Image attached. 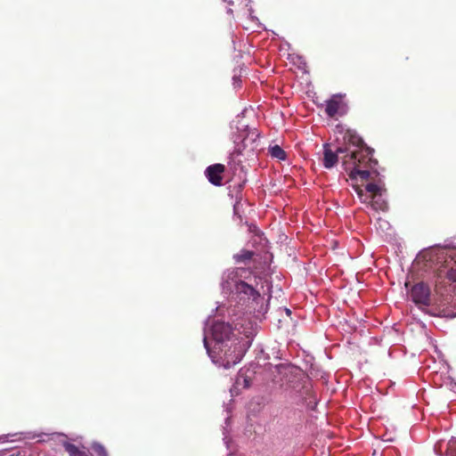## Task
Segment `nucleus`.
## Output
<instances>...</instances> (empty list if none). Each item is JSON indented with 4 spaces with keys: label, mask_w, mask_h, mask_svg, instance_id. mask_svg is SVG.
I'll list each match as a JSON object with an SVG mask.
<instances>
[{
    "label": "nucleus",
    "mask_w": 456,
    "mask_h": 456,
    "mask_svg": "<svg viewBox=\"0 0 456 456\" xmlns=\"http://www.w3.org/2000/svg\"><path fill=\"white\" fill-rule=\"evenodd\" d=\"M374 150L370 148L362 138L352 129H347L343 135L342 143L332 151L329 143L323 145V166L332 168L341 159L342 166L351 180H367L370 170L379 165L373 158Z\"/></svg>",
    "instance_id": "1"
},
{
    "label": "nucleus",
    "mask_w": 456,
    "mask_h": 456,
    "mask_svg": "<svg viewBox=\"0 0 456 456\" xmlns=\"http://www.w3.org/2000/svg\"><path fill=\"white\" fill-rule=\"evenodd\" d=\"M203 342L212 361L223 366L224 369H229L240 362L246 351L250 346L248 336L228 339L226 343L222 346L216 345L211 346L206 336L203 338Z\"/></svg>",
    "instance_id": "2"
},
{
    "label": "nucleus",
    "mask_w": 456,
    "mask_h": 456,
    "mask_svg": "<svg viewBox=\"0 0 456 456\" xmlns=\"http://www.w3.org/2000/svg\"><path fill=\"white\" fill-rule=\"evenodd\" d=\"M428 255L429 256L428 261H436L434 267L436 287H444L452 282H456V268L452 266V259L448 260L444 253L430 252Z\"/></svg>",
    "instance_id": "3"
},
{
    "label": "nucleus",
    "mask_w": 456,
    "mask_h": 456,
    "mask_svg": "<svg viewBox=\"0 0 456 456\" xmlns=\"http://www.w3.org/2000/svg\"><path fill=\"white\" fill-rule=\"evenodd\" d=\"M378 165L374 167V170H370V176L369 180H373L374 182H370L366 184L365 191L361 188L359 185H354V189L355 192L357 193L358 197L362 200V202H369L370 199H376L377 197H381L382 193L386 191V189L384 187V183L381 181L380 178L376 180L372 175H375V176H379V173L377 170ZM368 181V179L366 180Z\"/></svg>",
    "instance_id": "4"
},
{
    "label": "nucleus",
    "mask_w": 456,
    "mask_h": 456,
    "mask_svg": "<svg viewBox=\"0 0 456 456\" xmlns=\"http://www.w3.org/2000/svg\"><path fill=\"white\" fill-rule=\"evenodd\" d=\"M212 338L214 346L223 345L226 343L228 339H233L234 338H241L234 333L233 329L229 323L224 322H216L211 328Z\"/></svg>",
    "instance_id": "5"
},
{
    "label": "nucleus",
    "mask_w": 456,
    "mask_h": 456,
    "mask_svg": "<svg viewBox=\"0 0 456 456\" xmlns=\"http://www.w3.org/2000/svg\"><path fill=\"white\" fill-rule=\"evenodd\" d=\"M411 297L416 305H430V289L424 282L415 284L411 289Z\"/></svg>",
    "instance_id": "6"
},
{
    "label": "nucleus",
    "mask_w": 456,
    "mask_h": 456,
    "mask_svg": "<svg viewBox=\"0 0 456 456\" xmlns=\"http://www.w3.org/2000/svg\"><path fill=\"white\" fill-rule=\"evenodd\" d=\"M346 111V106L340 94H334L326 102L325 113L330 118H335L337 115L342 116Z\"/></svg>",
    "instance_id": "7"
},
{
    "label": "nucleus",
    "mask_w": 456,
    "mask_h": 456,
    "mask_svg": "<svg viewBox=\"0 0 456 456\" xmlns=\"http://www.w3.org/2000/svg\"><path fill=\"white\" fill-rule=\"evenodd\" d=\"M235 292L240 297L241 300L251 299L256 301L260 297V293L243 281L236 282Z\"/></svg>",
    "instance_id": "8"
},
{
    "label": "nucleus",
    "mask_w": 456,
    "mask_h": 456,
    "mask_svg": "<svg viewBox=\"0 0 456 456\" xmlns=\"http://www.w3.org/2000/svg\"><path fill=\"white\" fill-rule=\"evenodd\" d=\"M225 171V167L223 164H214L207 167L205 174L208 181L216 185H222L223 174Z\"/></svg>",
    "instance_id": "9"
},
{
    "label": "nucleus",
    "mask_w": 456,
    "mask_h": 456,
    "mask_svg": "<svg viewBox=\"0 0 456 456\" xmlns=\"http://www.w3.org/2000/svg\"><path fill=\"white\" fill-rule=\"evenodd\" d=\"M62 445L65 451L69 454V456H88L86 452L81 451L75 444H70L67 441H63Z\"/></svg>",
    "instance_id": "10"
},
{
    "label": "nucleus",
    "mask_w": 456,
    "mask_h": 456,
    "mask_svg": "<svg viewBox=\"0 0 456 456\" xmlns=\"http://www.w3.org/2000/svg\"><path fill=\"white\" fill-rule=\"evenodd\" d=\"M366 204H370L371 208L375 210H382L385 211L387 209V203L386 200L381 199V197H377L376 199H370L369 202H365Z\"/></svg>",
    "instance_id": "11"
},
{
    "label": "nucleus",
    "mask_w": 456,
    "mask_h": 456,
    "mask_svg": "<svg viewBox=\"0 0 456 456\" xmlns=\"http://www.w3.org/2000/svg\"><path fill=\"white\" fill-rule=\"evenodd\" d=\"M269 152H270V155L273 157V158H276L280 160H284L287 157V154L286 152L284 151L283 149H281L279 145H274V146H272L270 147L269 149Z\"/></svg>",
    "instance_id": "12"
},
{
    "label": "nucleus",
    "mask_w": 456,
    "mask_h": 456,
    "mask_svg": "<svg viewBox=\"0 0 456 456\" xmlns=\"http://www.w3.org/2000/svg\"><path fill=\"white\" fill-rule=\"evenodd\" d=\"M254 253L250 250L242 249L240 253L234 256V259L237 263H245L251 259Z\"/></svg>",
    "instance_id": "13"
},
{
    "label": "nucleus",
    "mask_w": 456,
    "mask_h": 456,
    "mask_svg": "<svg viewBox=\"0 0 456 456\" xmlns=\"http://www.w3.org/2000/svg\"><path fill=\"white\" fill-rule=\"evenodd\" d=\"M304 400L306 401L307 399H309V402L307 403V404L310 406L311 404H316V397L314 394V392L312 391L311 387H304Z\"/></svg>",
    "instance_id": "14"
},
{
    "label": "nucleus",
    "mask_w": 456,
    "mask_h": 456,
    "mask_svg": "<svg viewBox=\"0 0 456 456\" xmlns=\"http://www.w3.org/2000/svg\"><path fill=\"white\" fill-rule=\"evenodd\" d=\"M92 449L97 454V456H108L107 450L101 444H94Z\"/></svg>",
    "instance_id": "15"
},
{
    "label": "nucleus",
    "mask_w": 456,
    "mask_h": 456,
    "mask_svg": "<svg viewBox=\"0 0 456 456\" xmlns=\"http://www.w3.org/2000/svg\"><path fill=\"white\" fill-rule=\"evenodd\" d=\"M287 314H290V310L287 309Z\"/></svg>",
    "instance_id": "16"
}]
</instances>
